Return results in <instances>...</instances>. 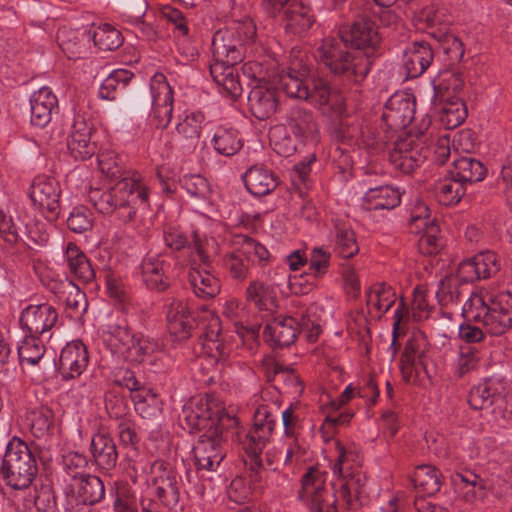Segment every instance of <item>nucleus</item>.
Masks as SVG:
<instances>
[{"instance_id": "64", "label": "nucleus", "mask_w": 512, "mask_h": 512, "mask_svg": "<svg viewBox=\"0 0 512 512\" xmlns=\"http://www.w3.org/2000/svg\"><path fill=\"white\" fill-rule=\"evenodd\" d=\"M480 279L495 275L501 267L499 257L492 251H484L473 256Z\"/></svg>"}, {"instance_id": "27", "label": "nucleus", "mask_w": 512, "mask_h": 512, "mask_svg": "<svg viewBox=\"0 0 512 512\" xmlns=\"http://www.w3.org/2000/svg\"><path fill=\"white\" fill-rule=\"evenodd\" d=\"M165 357L157 340L135 335L125 360L133 363H147L158 369L159 363H162Z\"/></svg>"}, {"instance_id": "1", "label": "nucleus", "mask_w": 512, "mask_h": 512, "mask_svg": "<svg viewBox=\"0 0 512 512\" xmlns=\"http://www.w3.org/2000/svg\"><path fill=\"white\" fill-rule=\"evenodd\" d=\"M149 188L137 173L119 180L109 188L94 187L88 192V201L103 215L114 214L127 224L135 219L137 210L148 206Z\"/></svg>"}, {"instance_id": "36", "label": "nucleus", "mask_w": 512, "mask_h": 512, "mask_svg": "<svg viewBox=\"0 0 512 512\" xmlns=\"http://www.w3.org/2000/svg\"><path fill=\"white\" fill-rule=\"evenodd\" d=\"M185 420L191 429L201 430L217 427L213 421L214 412L207 397L194 398L184 408Z\"/></svg>"}, {"instance_id": "60", "label": "nucleus", "mask_w": 512, "mask_h": 512, "mask_svg": "<svg viewBox=\"0 0 512 512\" xmlns=\"http://www.w3.org/2000/svg\"><path fill=\"white\" fill-rule=\"evenodd\" d=\"M261 476L258 471L250 475V479L245 477H236L232 480L228 494L232 501L236 503H245L249 501L253 494L252 482L260 481Z\"/></svg>"}, {"instance_id": "39", "label": "nucleus", "mask_w": 512, "mask_h": 512, "mask_svg": "<svg viewBox=\"0 0 512 512\" xmlns=\"http://www.w3.org/2000/svg\"><path fill=\"white\" fill-rule=\"evenodd\" d=\"M64 256L70 274L76 279L89 283L95 278V272L89 260L76 244L69 242L66 245Z\"/></svg>"}, {"instance_id": "6", "label": "nucleus", "mask_w": 512, "mask_h": 512, "mask_svg": "<svg viewBox=\"0 0 512 512\" xmlns=\"http://www.w3.org/2000/svg\"><path fill=\"white\" fill-rule=\"evenodd\" d=\"M464 81L460 75L445 73L438 84H434L432 101L440 106V121L447 129H454L461 125L467 115V107L460 96Z\"/></svg>"}, {"instance_id": "32", "label": "nucleus", "mask_w": 512, "mask_h": 512, "mask_svg": "<svg viewBox=\"0 0 512 512\" xmlns=\"http://www.w3.org/2000/svg\"><path fill=\"white\" fill-rule=\"evenodd\" d=\"M330 242L340 257L351 258L359 251L355 233L345 221L337 219L330 231Z\"/></svg>"}, {"instance_id": "54", "label": "nucleus", "mask_w": 512, "mask_h": 512, "mask_svg": "<svg viewBox=\"0 0 512 512\" xmlns=\"http://www.w3.org/2000/svg\"><path fill=\"white\" fill-rule=\"evenodd\" d=\"M481 351L470 345L461 346L453 362L454 374L463 377L478 369L481 362Z\"/></svg>"}, {"instance_id": "26", "label": "nucleus", "mask_w": 512, "mask_h": 512, "mask_svg": "<svg viewBox=\"0 0 512 512\" xmlns=\"http://www.w3.org/2000/svg\"><path fill=\"white\" fill-rule=\"evenodd\" d=\"M434 52L426 42H414L406 50L403 56V69L407 78L421 76L431 65Z\"/></svg>"}, {"instance_id": "16", "label": "nucleus", "mask_w": 512, "mask_h": 512, "mask_svg": "<svg viewBox=\"0 0 512 512\" xmlns=\"http://www.w3.org/2000/svg\"><path fill=\"white\" fill-rule=\"evenodd\" d=\"M205 121L201 111H185L178 115L174 141L184 153H191L197 148Z\"/></svg>"}, {"instance_id": "25", "label": "nucleus", "mask_w": 512, "mask_h": 512, "mask_svg": "<svg viewBox=\"0 0 512 512\" xmlns=\"http://www.w3.org/2000/svg\"><path fill=\"white\" fill-rule=\"evenodd\" d=\"M92 127L80 115L74 117L71 133L68 139V149L76 160L90 158L95 152V145L91 142Z\"/></svg>"}, {"instance_id": "59", "label": "nucleus", "mask_w": 512, "mask_h": 512, "mask_svg": "<svg viewBox=\"0 0 512 512\" xmlns=\"http://www.w3.org/2000/svg\"><path fill=\"white\" fill-rule=\"evenodd\" d=\"M435 295L443 307L458 304L461 296L460 282L454 275L446 276L439 282Z\"/></svg>"}, {"instance_id": "46", "label": "nucleus", "mask_w": 512, "mask_h": 512, "mask_svg": "<svg viewBox=\"0 0 512 512\" xmlns=\"http://www.w3.org/2000/svg\"><path fill=\"white\" fill-rule=\"evenodd\" d=\"M90 39V33H79L75 30L61 28L57 32L59 47L69 59H77L86 51V42Z\"/></svg>"}, {"instance_id": "58", "label": "nucleus", "mask_w": 512, "mask_h": 512, "mask_svg": "<svg viewBox=\"0 0 512 512\" xmlns=\"http://www.w3.org/2000/svg\"><path fill=\"white\" fill-rule=\"evenodd\" d=\"M98 168L100 172L111 180L123 179L124 167L122 160L112 150H102L97 156Z\"/></svg>"}, {"instance_id": "10", "label": "nucleus", "mask_w": 512, "mask_h": 512, "mask_svg": "<svg viewBox=\"0 0 512 512\" xmlns=\"http://www.w3.org/2000/svg\"><path fill=\"white\" fill-rule=\"evenodd\" d=\"M19 323L26 334L50 338L59 324V314L50 304L28 305L21 311Z\"/></svg>"}, {"instance_id": "23", "label": "nucleus", "mask_w": 512, "mask_h": 512, "mask_svg": "<svg viewBox=\"0 0 512 512\" xmlns=\"http://www.w3.org/2000/svg\"><path fill=\"white\" fill-rule=\"evenodd\" d=\"M425 159V153L412 138L398 140L390 152L392 165L403 173L413 172Z\"/></svg>"}, {"instance_id": "56", "label": "nucleus", "mask_w": 512, "mask_h": 512, "mask_svg": "<svg viewBox=\"0 0 512 512\" xmlns=\"http://www.w3.org/2000/svg\"><path fill=\"white\" fill-rule=\"evenodd\" d=\"M250 260L240 247L223 257V267L234 280L243 281L248 277Z\"/></svg>"}, {"instance_id": "24", "label": "nucleus", "mask_w": 512, "mask_h": 512, "mask_svg": "<svg viewBox=\"0 0 512 512\" xmlns=\"http://www.w3.org/2000/svg\"><path fill=\"white\" fill-rule=\"evenodd\" d=\"M428 342L422 333H414L406 342L400 360L402 377L410 382L417 372L419 365H423V358L427 352Z\"/></svg>"}, {"instance_id": "63", "label": "nucleus", "mask_w": 512, "mask_h": 512, "mask_svg": "<svg viewBox=\"0 0 512 512\" xmlns=\"http://www.w3.org/2000/svg\"><path fill=\"white\" fill-rule=\"evenodd\" d=\"M177 476L166 477L165 481L161 480V483L154 484L155 494L159 500L168 508H174L178 505L180 499V493L178 488Z\"/></svg>"}, {"instance_id": "29", "label": "nucleus", "mask_w": 512, "mask_h": 512, "mask_svg": "<svg viewBox=\"0 0 512 512\" xmlns=\"http://www.w3.org/2000/svg\"><path fill=\"white\" fill-rule=\"evenodd\" d=\"M310 83L311 86H308V101L319 107L330 106L339 113L343 111V97L326 80L312 72Z\"/></svg>"}, {"instance_id": "20", "label": "nucleus", "mask_w": 512, "mask_h": 512, "mask_svg": "<svg viewBox=\"0 0 512 512\" xmlns=\"http://www.w3.org/2000/svg\"><path fill=\"white\" fill-rule=\"evenodd\" d=\"M340 37L344 44H350L358 50L374 51L381 42L375 23L364 17L356 19L351 28L340 30Z\"/></svg>"}, {"instance_id": "28", "label": "nucleus", "mask_w": 512, "mask_h": 512, "mask_svg": "<svg viewBox=\"0 0 512 512\" xmlns=\"http://www.w3.org/2000/svg\"><path fill=\"white\" fill-rule=\"evenodd\" d=\"M299 331L300 324L295 318L277 317L265 326L264 337L271 345L289 346L294 343Z\"/></svg>"}, {"instance_id": "34", "label": "nucleus", "mask_w": 512, "mask_h": 512, "mask_svg": "<svg viewBox=\"0 0 512 512\" xmlns=\"http://www.w3.org/2000/svg\"><path fill=\"white\" fill-rule=\"evenodd\" d=\"M72 488L79 502L95 504L102 500L105 494L103 481L95 475L79 474L73 476Z\"/></svg>"}, {"instance_id": "8", "label": "nucleus", "mask_w": 512, "mask_h": 512, "mask_svg": "<svg viewBox=\"0 0 512 512\" xmlns=\"http://www.w3.org/2000/svg\"><path fill=\"white\" fill-rule=\"evenodd\" d=\"M255 34L256 27L250 20L238 24L235 28L219 29L212 39L214 59L238 64L243 58L242 43L252 40Z\"/></svg>"}, {"instance_id": "31", "label": "nucleus", "mask_w": 512, "mask_h": 512, "mask_svg": "<svg viewBox=\"0 0 512 512\" xmlns=\"http://www.w3.org/2000/svg\"><path fill=\"white\" fill-rule=\"evenodd\" d=\"M248 102L252 114L260 120L272 116L278 105L276 92L268 85H255L249 93Z\"/></svg>"}, {"instance_id": "50", "label": "nucleus", "mask_w": 512, "mask_h": 512, "mask_svg": "<svg viewBox=\"0 0 512 512\" xmlns=\"http://www.w3.org/2000/svg\"><path fill=\"white\" fill-rule=\"evenodd\" d=\"M215 151L223 156H233L242 148V140L236 130L220 126L212 138Z\"/></svg>"}, {"instance_id": "18", "label": "nucleus", "mask_w": 512, "mask_h": 512, "mask_svg": "<svg viewBox=\"0 0 512 512\" xmlns=\"http://www.w3.org/2000/svg\"><path fill=\"white\" fill-rule=\"evenodd\" d=\"M30 198L35 206L45 213L49 220L58 217L60 189L58 183L48 177H36L31 185Z\"/></svg>"}, {"instance_id": "9", "label": "nucleus", "mask_w": 512, "mask_h": 512, "mask_svg": "<svg viewBox=\"0 0 512 512\" xmlns=\"http://www.w3.org/2000/svg\"><path fill=\"white\" fill-rule=\"evenodd\" d=\"M311 68L306 63L300 51L292 50L290 65L287 71L278 75V85L285 94L294 99H308V83L311 78Z\"/></svg>"}, {"instance_id": "57", "label": "nucleus", "mask_w": 512, "mask_h": 512, "mask_svg": "<svg viewBox=\"0 0 512 512\" xmlns=\"http://www.w3.org/2000/svg\"><path fill=\"white\" fill-rule=\"evenodd\" d=\"M27 421L35 438H45L53 427V412L46 407L35 409L28 414Z\"/></svg>"}, {"instance_id": "22", "label": "nucleus", "mask_w": 512, "mask_h": 512, "mask_svg": "<svg viewBox=\"0 0 512 512\" xmlns=\"http://www.w3.org/2000/svg\"><path fill=\"white\" fill-rule=\"evenodd\" d=\"M89 355L86 346L81 341H72L62 349L59 359V369L64 379H74L87 368Z\"/></svg>"}, {"instance_id": "51", "label": "nucleus", "mask_w": 512, "mask_h": 512, "mask_svg": "<svg viewBox=\"0 0 512 512\" xmlns=\"http://www.w3.org/2000/svg\"><path fill=\"white\" fill-rule=\"evenodd\" d=\"M367 305L379 315L386 313L394 304L396 294L392 287L385 283H376L370 287L366 294Z\"/></svg>"}, {"instance_id": "43", "label": "nucleus", "mask_w": 512, "mask_h": 512, "mask_svg": "<svg viewBox=\"0 0 512 512\" xmlns=\"http://www.w3.org/2000/svg\"><path fill=\"white\" fill-rule=\"evenodd\" d=\"M141 266L143 280L149 288L163 290L167 287L166 271L169 265L160 256H147Z\"/></svg>"}, {"instance_id": "53", "label": "nucleus", "mask_w": 512, "mask_h": 512, "mask_svg": "<svg viewBox=\"0 0 512 512\" xmlns=\"http://www.w3.org/2000/svg\"><path fill=\"white\" fill-rule=\"evenodd\" d=\"M133 73L125 69H117L104 79L99 88V97L104 100H115L119 92H122Z\"/></svg>"}, {"instance_id": "45", "label": "nucleus", "mask_w": 512, "mask_h": 512, "mask_svg": "<svg viewBox=\"0 0 512 512\" xmlns=\"http://www.w3.org/2000/svg\"><path fill=\"white\" fill-rule=\"evenodd\" d=\"M282 450L283 465L293 471L312 459V451L297 437L286 438L282 443Z\"/></svg>"}, {"instance_id": "11", "label": "nucleus", "mask_w": 512, "mask_h": 512, "mask_svg": "<svg viewBox=\"0 0 512 512\" xmlns=\"http://www.w3.org/2000/svg\"><path fill=\"white\" fill-rule=\"evenodd\" d=\"M152 97L151 123L158 129L168 127L173 116L174 93L166 77L156 73L150 81Z\"/></svg>"}, {"instance_id": "17", "label": "nucleus", "mask_w": 512, "mask_h": 512, "mask_svg": "<svg viewBox=\"0 0 512 512\" xmlns=\"http://www.w3.org/2000/svg\"><path fill=\"white\" fill-rule=\"evenodd\" d=\"M189 240L185 233L177 227H168L164 230L163 239L165 245L173 251L186 250L189 253L190 262L195 264H207L209 262L208 241L202 239L194 232Z\"/></svg>"}, {"instance_id": "47", "label": "nucleus", "mask_w": 512, "mask_h": 512, "mask_svg": "<svg viewBox=\"0 0 512 512\" xmlns=\"http://www.w3.org/2000/svg\"><path fill=\"white\" fill-rule=\"evenodd\" d=\"M465 191V184L449 173L448 176L439 179L435 184V196L438 202L444 206L459 203Z\"/></svg>"}, {"instance_id": "40", "label": "nucleus", "mask_w": 512, "mask_h": 512, "mask_svg": "<svg viewBox=\"0 0 512 512\" xmlns=\"http://www.w3.org/2000/svg\"><path fill=\"white\" fill-rule=\"evenodd\" d=\"M189 283L196 296L203 299L213 298L221 290L220 280L206 269L191 267Z\"/></svg>"}, {"instance_id": "13", "label": "nucleus", "mask_w": 512, "mask_h": 512, "mask_svg": "<svg viewBox=\"0 0 512 512\" xmlns=\"http://www.w3.org/2000/svg\"><path fill=\"white\" fill-rule=\"evenodd\" d=\"M198 471H215L224 459L222 434L219 427H210L193 448Z\"/></svg>"}, {"instance_id": "37", "label": "nucleus", "mask_w": 512, "mask_h": 512, "mask_svg": "<svg viewBox=\"0 0 512 512\" xmlns=\"http://www.w3.org/2000/svg\"><path fill=\"white\" fill-rule=\"evenodd\" d=\"M400 202L399 190L389 185L368 189L362 199V205L366 210H390L398 206Z\"/></svg>"}, {"instance_id": "38", "label": "nucleus", "mask_w": 512, "mask_h": 512, "mask_svg": "<svg viewBox=\"0 0 512 512\" xmlns=\"http://www.w3.org/2000/svg\"><path fill=\"white\" fill-rule=\"evenodd\" d=\"M452 484L458 497L468 503H474L485 496L483 480L472 472L454 474Z\"/></svg>"}, {"instance_id": "44", "label": "nucleus", "mask_w": 512, "mask_h": 512, "mask_svg": "<svg viewBox=\"0 0 512 512\" xmlns=\"http://www.w3.org/2000/svg\"><path fill=\"white\" fill-rule=\"evenodd\" d=\"M43 337L26 334L18 344V357L22 366H39L44 359L46 348Z\"/></svg>"}, {"instance_id": "30", "label": "nucleus", "mask_w": 512, "mask_h": 512, "mask_svg": "<svg viewBox=\"0 0 512 512\" xmlns=\"http://www.w3.org/2000/svg\"><path fill=\"white\" fill-rule=\"evenodd\" d=\"M57 97L49 87H41L31 98V124L35 127H45L52 118V111L57 107Z\"/></svg>"}, {"instance_id": "61", "label": "nucleus", "mask_w": 512, "mask_h": 512, "mask_svg": "<svg viewBox=\"0 0 512 512\" xmlns=\"http://www.w3.org/2000/svg\"><path fill=\"white\" fill-rule=\"evenodd\" d=\"M246 300L259 310H270L273 305L268 286L259 281H251L246 289Z\"/></svg>"}, {"instance_id": "48", "label": "nucleus", "mask_w": 512, "mask_h": 512, "mask_svg": "<svg viewBox=\"0 0 512 512\" xmlns=\"http://www.w3.org/2000/svg\"><path fill=\"white\" fill-rule=\"evenodd\" d=\"M288 126L292 133L304 140L314 139L317 132V125L313 114L305 109L295 107L290 110Z\"/></svg>"}, {"instance_id": "14", "label": "nucleus", "mask_w": 512, "mask_h": 512, "mask_svg": "<svg viewBox=\"0 0 512 512\" xmlns=\"http://www.w3.org/2000/svg\"><path fill=\"white\" fill-rule=\"evenodd\" d=\"M410 225L416 233L421 234L418 245L423 254L432 255L440 250L442 243L438 235L439 227L424 203H418L412 210Z\"/></svg>"}, {"instance_id": "19", "label": "nucleus", "mask_w": 512, "mask_h": 512, "mask_svg": "<svg viewBox=\"0 0 512 512\" xmlns=\"http://www.w3.org/2000/svg\"><path fill=\"white\" fill-rule=\"evenodd\" d=\"M414 114L415 101L411 95L396 92L386 102L382 119L390 129L401 130L412 122Z\"/></svg>"}, {"instance_id": "3", "label": "nucleus", "mask_w": 512, "mask_h": 512, "mask_svg": "<svg viewBox=\"0 0 512 512\" xmlns=\"http://www.w3.org/2000/svg\"><path fill=\"white\" fill-rule=\"evenodd\" d=\"M334 443L336 458L331 468L336 481L333 499L341 500L349 509H357L362 503L366 484V477L361 471V457L355 450Z\"/></svg>"}, {"instance_id": "41", "label": "nucleus", "mask_w": 512, "mask_h": 512, "mask_svg": "<svg viewBox=\"0 0 512 512\" xmlns=\"http://www.w3.org/2000/svg\"><path fill=\"white\" fill-rule=\"evenodd\" d=\"M287 27L295 33L309 29L315 21L311 8L305 2H283Z\"/></svg>"}, {"instance_id": "21", "label": "nucleus", "mask_w": 512, "mask_h": 512, "mask_svg": "<svg viewBox=\"0 0 512 512\" xmlns=\"http://www.w3.org/2000/svg\"><path fill=\"white\" fill-rule=\"evenodd\" d=\"M194 326L191 308L184 299H174L167 310V327L175 341H183L190 337Z\"/></svg>"}, {"instance_id": "55", "label": "nucleus", "mask_w": 512, "mask_h": 512, "mask_svg": "<svg viewBox=\"0 0 512 512\" xmlns=\"http://www.w3.org/2000/svg\"><path fill=\"white\" fill-rule=\"evenodd\" d=\"M95 46L103 51H112L119 48L123 43V37L119 30L110 24H101L90 34Z\"/></svg>"}, {"instance_id": "35", "label": "nucleus", "mask_w": 512, "mask_h": 512, "mask_svg": "<svg viewBox=\"0 0 512 512\" xmlns=\"http://www.w3.org/2000/svg\"><path fill=\"white\" fill-rule=\"evenodd\" d=\"M243 181L247 190L255 196L268 195L278 186L274 173L261 166L249 168L243 176Z\"/></svg>"}, {"instance_id": "2", "label": "nucleus", "mask_w": 512, "mask_h": 512, "mask_svg": "<svg viewBox=\"0 0 512 512\" xmlns=\"http://www.w3.org/2000/svg\"><path fill=\"white\" fill-rule=\"evenodd\" d=\"M463 315L468 321L481 324L487 334L501 336L512 328V297L479 288L463 305Z\"/></svg>"}, {"instance_id": "52", "label": "nucleus", "mask_w": 512, "mask_h": 512, "mask_svg": "<svg viewBox=\"0 0 512 512\" xmlns=\"http://www.w3.org/2000/svg\"><path fill=\"white\" fill-rule=\"evenodd\" d=\"M134 338L135 334H133L127 327L115 325L109 328L104 341L112 353L126 359Z\"/></svg>"}, {"instance_id": "42", "label": "nucleus", "mask_w": 512, "mask_h": 512, "mask_svg": "<svg viewBox=\"0 0 512 512\" xmlns=\"http://www.w3.org/2000/svg\"><path fill=\"white\" fill-rule=\"evenodd\" d=\"M449 174L466 185L482 181L486 176V169L479 160L463 156L453 161Z\"/></svg>"}, {"instance_id": "49", "label": "nucleus", "mask_w": 512, "mask_h": 512, "mask_svg": "<svg viewBox=\"0 0 512 512\" xmlns=\"http://www.w3.org/2000/svg\"><path fill=\"white\" fill-rule=\"evenodd\" d=\"M412 481L416 489L424 495L433 496L441 488V473L431 465L422 464L416 467Z\"/></svg>"}, {"instance_id": "5", "label": "nucleus", "mask_w": 512, "mask_h": 512, "mask_svg": "<svg viewBox=\"0 0 512 512\" xmlns=\"http://www.w3.org/2000/svg\"><path fill=\"white\" fill-rule=\"evenodd\" d=\"M37 463L28 445L13 437L3 457L0 472L6 483L14 489H26L37 475Z\"/></svg>"}, {"instance_id": "62", "label": "nucleus", "mask_w": 512, "mask_h": 512, "mask_svg": "<svg viewBox=\"0 0 512 512\" xmlns=\"http://www.w3.org/2000/svg\"><path fill=\"white\" fill-rule=\"evenodd\" d=\"M181 187L194 199L206 201L209 199L211 189L208 181L200 175H185L181 180Z\"/></svg>"}, {"instance_id": "15", "label": "nucleus", "mask_w": 512, "mask_h": 512, "mask_svg": "<svg viewBox=\"0 0 512 512\" xmlns=\"http://www.w3.org/2000/svg\"><path fill=\"white\" fill-rule=\"evenodd\" d=\"M276 427V417L266 405H260L253 418V426L248 433L247 451L254 456L255 465L260 468L258 456L269 443Z\"/></svg>"}, {"instance_id": "7", "label": "nucleus", "mask_w": 512, "mask_h": 512, "mask_svg": "<svg viewBox=\"0 0 512 512\" xmlns=\"http://www.w3.org/2000/svg\"><path fill=\"white\" fill-rule=\"evenodd\" d=\"M327 476V471L320 465L310 466L303 474L299 498L309 512H336L333 494L329 493L326 486Z\"/></svg>"}, {"instance_id": "33", "label": "nucleus", "mask_w": 512, "mask_h": 512, "mask_svg": "<svg viewBox=\"0 0 512 512\" xmlns=\"http://www.w3.org/2000/svg\"><path fill=\"white\" fill-rule=\"evenodd\" d=\"M90 450L95 464L103 470L113 469L118 460V452L113 438L107 433L92 437Z\"/></svg>"}, {"instance_id": "12", "label": "nucleus", "mask_w": 512, "mask_h": 512, "mask_svg": "<svg viewBox=\"0 0 512 512\" xmlns=\"http://www.w3.org/2000/svg\"><path fill=\"white\" fill-rule=\"evenodd\" d=\"M511 389L505 378L487 377L472 387L468 395V403L474 410L494 408L501 402H505V397L509 396Z\"/></svg>"}, {"instance_id": "4", "label": "nucleus", "mask_w": 512, "mask_h": 512, "mask_svg": "<svg viewBox=\"0 0 512 512\" xmlns=\"http://www.w3.org/2000/svg\"><path fill=\"white\" fill-rule=\"evenodd\" d=\"M316 57L331 73L343 75L355 83L364 80L370 71L371 62L366 55L350 53L348 45L335 38H325Z\"/></svg>"}]
</instances>
